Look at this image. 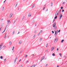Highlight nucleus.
<instances>
[{
	"mask_svg": "<svg viewBox=\"0 0 67 67\" xmlns=\"http://www.w3.org/2000/svg\"><path fill=\"white\" fill-rule=\"evenodd\" d=\"M52 32L53 34H54V32L53 31H52Z\"/></svg>",
	"mask_w": 67,
	"mask_h": 67,
	"instance_id": "nucleus-39",
	"label": "nucleus"
},
{
	"mask_svg": "<svg viewBox=\"0 0 67 67\" xmlns=\"http://www.w3.org/2000/svg\"><path fill=\"white\" fill-rule=\"evenodd\" d=\"M19 43L20 44H21V43H22V41H20L19 42Z\"/></svg>",
	"mask_w": 67,
	"mask_h": 67,
	"instance_id": "nucleus-22",
	"label": "nucleus"
},
{
	"mask_svg": "<svg viewBox=\"0 0 67 67\" xmlns=\"http://www.w3.org/2000/svg\"><path fill=\"white\" fill-rule=\"evenodd\" d=\"M9 22H10V20H8L7 21V23L8 24V25H6V27H5V29L4 31H3V32L2 33H3L4 32H5V30H6V29H7V26L8 25H9Z\"/></svg>",
	"mask_w": 67,
	"mask_h": 67,
	"instance_id": "nucleus-1",
	"label": "nucleus"
},
{
	"mask_svg": "<svg viewBox=\"0 0 67 67\" xmlns=\"http://www.w3.org/2000/svg\"><path fill=\"white\" fill-rule=\"evenodd\" d=\"M54 21H55V20L54 19L53 21V23H54Z\"/></svg>",
	"mask_w": 67,
	"mask_h": 67,
	"instance_id": "nucleus-52",
	"label": "nucleus"
},
{
	"mask_svg": "<svg viewBox=\"0 0 67 67\" xmlns=\"http://www.w3.org/2000/svg\"><path fill=\"white\" fill-rule=\"evenodd\" d=\"M17 5H18V3H17L15 5V7H16V6H17Z\"/></svg>",
	"mask_w": 67,
	"mask_h": 67,
	"instance_id": "nucleus-28",
	"label": "nucleus"
},
{
	"mask_svg": "<svg viewBox=\"0 0 67 67\" xmlns=\"http://www.w3.org/2000/svg\"><path fill=\"white\" fill-rule=\"evenodd\" d=\"M59 55H60V56H61V57H62V54L61 53H59Z\"/></svg>",
	"mask_w": 67,
	"mask_h": 67,
	"instance_id": "nucleus-29",
	"label": "nucleus"
},
{
	"mask_svg": "<svg viewBox=\"0 0 67 67\" xmlns=\"http://www.w3.org/2000/svg\"><path fill=\"white\" fill-rule=\"evenodd\" d=\"M28 16L29 17L31 16V14L30 13H29Z\"/></svg>",
	"mask_w": 67,
	"mask_h": 67,
	"instance_id": "nucleus-9",
	"label": "nucleus"
},
{
	"mask_svg": "<svg viewBox=\"0 0 67 67\" xmlns=\"http://www.w3.org/2000/svg\"><path fill=\"white\" fill-rule=\"evenodd\" d=\"M51 6H53V3H51Z\"/></svg>",
	"mask_w": 67,
	"mask_h": 67,
	"instance_id": "nucleus-38",
	"label": "nucleus"
},
{
	"mask_svg": "<svg viewBox=\"0 0 67 67\" xmlns=\"http://www.w3.org/2000/svg\"><path fill=\"white\" fill-rule=\"evenodd\" d=\"M21 67H23V65H22L21 66Z\"/></svg>",
	"mask_w": 67,
	"mask_h": 67,
	"instance_id": "nucleus-46",
	"label": "nucleus"
},
{
	"mask_svg": "<svg viewBox=\"0 0 67 67\" xmlns=\"http://www.w3.org/2000/svg\"><path fill=\"white\" fill-rule=\"evenodd\" d=\"M58 40V39L57 38H56L55 39V40L54 41V42L56 43L57 41Z\"/></svg>",
	"mask_w": 67,
	"mask_h": 67,
	"instance_id": "nucleus-3",
	"label": "nucleus"
},
{
	"mask_svg": "<svg viewBox=\"0 0 67 67\" xmlns=\"http://www.w3.org/2000/svg\"><path fill=\"white\" fill-rule=\"evenodd\" d=\"M47 65H48V64H46L45 66L46 67V66H47Z\"/></svg>",
	"mask_w": 67,
	"mask_h": 67,
	"instance_id": "nucleus-40",
	"label": "nucleus"
},
{
	"mask_svg": "<svg viewBox=\"0 0 67 67\" xmlns=\"http://www.w3.org/2000/svg\"><path fill=\"white\" fill-rule=\"evenodd\" d=\"M27 57V55H26L25 56V57L26 58V57Z\"/></svg>",
	"mask_w": 67,
	"mask_h": 67,
	"instance_id": "nucleus-33",
	"label": "nucleus"
},
{
	"mask_svg": "<svg viewBox=\"0 0 67 67\" xmlns=\"http://www.w3.org/2000/svg\"><path fill=\"white\" fill-rule=\"evenodd\" d=\"M42 59H41V60L40 61V62H42Z\"/></svg>",
	"mask_w": 67,
	"mask_h": 67,
	"instance_id": "nucleus-60",
	"label": "nucleus"
},
{
	"mask_svg": "<svg viewBox=\"0 0 67 67\" xmlns=\"http://www.w3.org/2000/svg\"><path fill=\"white\" fill-rule=\"evenodd\" d=\"M13 49H14V47H13Z\"/></svg>",
	"mask_w": 67,
	"mask_h": 67,
	"instance_id": "nucleus-59",
	"label": "nucleus"
},
{
	"mask_svg": "<svg viewBox=\"0 0 67 67\" xmlns=\"http://www.w3.org/2000/svg\"><path fill=\"white\" fill-rule=\"evenodd\" d=\"M2 46H3V45L2 44L0 45V50H1L2 49V48H1V47H2Z\"/></svg>",
	"mask_w": 67,
	"mask_h": 67,
	"instance_id": "nucleus-10",
	"label": "nucleus"
},
{
	"mask_svg": "<svg viewBox=\"0 0 67 67\" xmlns=\"http://www.w3.org/2000/svg\"><path fill=\"white\" fill-rule=\"evenodd\" d=\"M52 55L53 56H55V54L54 53H53L52 54Z\"/></svg>",
	"mask_w": 67,
	"mask_h": 67,
	"instance_id": "nucleus-26",
	"label": "nucleus"
},
{
	"mask_svg": "<svg viewBox=\"0 0 67 67\" xmlns=\"http://www.w3.org/2000/svg\"><path fill=\"white\" fill-rule=\"evenodd\" d=\"M14 33H15V31H14L13 33V34H14Z\"/></svg>",
	"mask_w": 67,
	"mask_h": 67,
	"instance_id": "nucleus-32",
	"label": "nucleus"
},
{
	"mask_svg": "<svg viewBox=\"0 0 67 67\" xmlns=\"http://www.w3.org/2000/svg\"><path fill=\"white\" fill-rule=\"evenodd\" d=\"M25 18V16H23L22 18V20H24V19Z\"/></svg>",
	"mask_w": 67,
	"mask_h": 67,
	"instance_id": "nucleus-15",
	"label": "nucleus"
},
{
	"mask_svg": "<svg viewBox=\"0 0 67 67\" xmlns=\"http://www.w3.org/2000/svg\"><path fill=\"white\" fill-rule=\"evenodd\" d=\"M13 15V13H11L10 14V15L9 16V18H11V17H12V16Z\"/></svg>",
	"mask_w": 67,
	"mask_h": 67,
	"instance_id": "nucleus-5",
	"label": "nucleus"
},
{
	"mask_svg": "<svg viewBox=\"0 0 67 67\" xmlns=\"http://www.w3.org/2000/svg\"><path fill=\"white\" fill-rule=\"evenodd\" d=\"M46 52H48V49H47L46 51Z\"/></svg>",
	"mask_w": 67,
	"mask_h": 67,
	"instance_id": "nucleus-41",
	"label": "nucleus"
},
{
	"mask_svg": "<svg viewBox=\"0 0 67 67\" xmlns=\"http://www.w3.org/2000/svg\"><path fill=\"white\" fill-rule=\"evenodd\" d=\"M32 67H35V65H33L31 66Z\"/></svg>",
	"mask_w": 67,
	"mask_h": 67,
	"instance_id": "nucleus-16",
	"label": "nucleus"
},
{
	"mask_svg": "<svg viewBox=\"0 0 67 67\" xmlns=\"http://www.w3.org/2000/svg\"><path fill=\"white\" fill-rule=\"evenodd\" d=\"M56 23H54L53 25V27H54L56 25Z\"/></svg>",
	"mask_w": 67,
	"mask_h": 67,
	"instance_id": "nucleus-8",
	"label": "nucleus"
},
{
	"mask_svg": "<svg viewBox=\"0 0 67 67\" xmlns=\"http://www.w3.org/2000/svg\"><path fill=\"white\" fill-rule=\"evenodd\" d=\"M59 16H60V18H59V19H62V17L63 16V15H62V14H61L59 15Z\"/></svg>",
	"mask_w": 67,
	"mask_h": 67,
	"instance_id": "nucleus-2",
	"label": "nucleus"
},
{
	"mask_svg": "<svg viewBox=\"0 0 67 67\" xmlns=\"http://www.w3.org/2000/svg\"><path fill=\"white\" fill-rule=\"evenodd\" d=\"M17 59H18V58L16 57L14 60V63H15V62H16V60Z\"/></svg>",
	"mask_w": 67,
	"mask_h": 67,
	"instance_id": "nucleus-7",
	"label": "nucleus"
},
{
	"mask_svg": "<svg viewBox=\"0 0 67 67\" xmlns=\"http://www.w3.org/2000/svg\"><path fill=\"white\" fill-rule=\"evenodd\" d=\"M36 24H35V26H36Z\"/></svg>",
	"mask_w": 67,
	"mask_h": 67,
	"instance_id": "nucleus-56",
	"label": "nucleus"
},
{
	"mask_svg": "<svg viewBox=\"0 0 67 67\" xmlns=\"http://www.w3.org/2000/svg\"><path fill=\"white\" fill-rule=\"evenodd\" d=\"M64 10H63L62 11V12H64Z\"/></svg>",
	"mask_w": 67,
	"mask_h": 67,
	"instance_id": "nucleus-49",
	"label": "nucleus"
},
{
	"mask_svg": "<svg viewBox=\"0 0 67 67\" xmlns=\"http://www.w3.org/2000/svg\"><path fill=\"white\" fill-rule=\"evenodd\" d=\"M64 40H62V41H61V42L62 43H63V42H64Z\"/></svg>",
	"mask_w": 67,
	"mask_h": 67,
	"instance_id": "nucleus-18",
	"label": "nucleus"
},
{
	"mask_svg": "<svg viewBox=\"0 0 67 67\" xmlns=\"http://www.w3.org/2000/svg\"><path fill=\"white\" fill-rule=\"evenodd\" d=\"M59 15V14L58 13H57V11L55 13V16H57Z\"/></svg>",
	"mask_w": 67,
	"mask_h": 67,
	"instance_id": "nucleus-4",
	"label": "nucleus"
},
{
	"mask_svg": "<svg viewBox=\"0 0 67 67\" xmlns=\"http://www.w3.org/2000/svg\"><path fill=\"white\" fill-rule=\"evenodd\" d=\"M54 27L55 29L56 30V29H57V27H56V26H55Z\"/></svg>",
	"mask_w": 67,
	"mask_h": 67,
	"instance_id": "nucleus-21",
	"label": "nucleus"
},
{
	"mask_svg": "<svg viewBox=\"0 0 67 67\" xmlns=\"http://www.w3.org/2000/svg\"><path fill=\"white\" fill-rule=\"evenodd\" d=\"M60 12H61V9H60L59 12V13H60Z\"/></svg>",
	"mask_w": 67,
	"mask_h": 67,
	"instance_id": "nucleus-31",
	"label": "nucleus"
},
{
	"mask_svg": "<svg viewBox=\"0 0 67 67\" xmlns=\"http://www.w3.org/2000/svg\"><path fill=\"white\" fill-rule=\"evenodd\" d=\"M35 22V20H34L32 22V23H34Z\"/></svg>",
	"mask_w": 67,
	"mask_h": 67,
	"instance_id": "nucleus-14",
	"label": "nucleus"
},
{
	"mask_svg": "<svg viewBox=\"0 0 67 67\" xmlns=\"http://www.w3.org/2000/svg\"><path fill=\"white\" fill-rule=\"evenodd\" d=\"M29 63V61H27L26 62V63Z\"/></svg>",
	"mask_w": 67,
	"mask_h": 67,
	"instance_id": "nucleus-47",
	"label": "nucleus"
},
{
	"mask_svg": "<svg viewBox=\"0 0 67 67\" xmlns=\"http://www.w3.org/2000/svg\"><path fill=\"white\" fill-rule=\"evenodd\" d=\"M12 51H13V50H14V49L13 48L12 49Z\"/></svg>",
	"mask_w": 67,
	"mask_h": 67,
	"instance_id": "nucleus-61",
	"label": "nucleus"
},
{
	"mask_svg": "<svg viewBox=\"0 0 67 67\" xmlns=\"http://www.w3.org/2000/svg\"><path fill=\"white\" fill-rule=\"evenodd\" d=\"M40 41H42V38H41L40 39Z\"/></svg>",
	"mask_w": 67,
	"mask_h": 67,
	"instance_id": "nucleus-23",
	"label": "nucleus"
},
{
	"mask_svg": "<svg viewBox=\"0 0 67 67\" xmlns=\"http://www.w3.org/2000/svg\"><path fill=\"white\" fill-rule=\"evenodd\" d=\"M3 26V24H2V25H1V26Z\"/></svg>",
	"mask_w": 67,
	"mask_h": 67,
	"instance_id": "nucleus-48",
	"label": "nucleus"
},
{
	"mask_svg": "<svg viewBox=\"0 0 67 67\" xmlns=\"http://www.w3.org/2000/svg\"><path fill=\"white\" fill-rule=\"evenodd\" d=\"M6 36H7V34H5V35L4 36V38H5V37H6Z\"/></svg>",
	"mask_w": 67,
	"mask_h": 67,
	"instance_id": "nucleus-27",
	"label": "nucleus"
},
{
	"mask_svg": "<svg viewBox=\"0 0 67 67\" xmlns=\"http://www.w3.org/2000/svg\"><path fill=\"white\" fill-rule=\"evenodd\" d=\"M55 16L54 18L55 19H57V16Z\"/></svg>",
	"mask_w": 67,
	"mask_h": 67,
	"instance_id": "nucleus-25",
	"label": "nucleus"
},
{
	"mask_svg": "<svg viewBox=\"0 0 67 67\" xmlns=\"http://www.w3.org/2000/svg\"><path fill=\"white\" fill-rule=\"evenodd\" d=\"M63 7H61V9H63Z\"/></svg>",
	"mask_w": 67,
	"mask_h": 67,
	"instance_id": "nucleus-43",
	"label": "nucleus"
},
{
	"mask_svg": "<svg viewBox=\"0 0 67 67\" xmlns=\"http://www.w3.org/2000/svg\"><path fill=\"white\" fill-rule=\"evenodd\" d=\"M45 58V57H43L41 59H42V60H43V59H44Z\"/></svg>",
	"mask_w": 67,
	"mask_h": 67,
	"instance_id": "nucleus-20",
	"label": "nucleus"
},
{
	"mask_svg": "<svg viewBox=\"0 0 67 67\" xmlns=\"http://www.w3.org/2000/svg\"><path fill=\"white\" fill-rule=\"evenodd\" d=\"M41 34V32H40L39 33V34H38V35H39V34Z\"/></svg>",
	"mask_w": 67,
	"mask_h": 67,
	"instance_id": "nucleus-51",
	"label": "nucleus"
},
{
	"mask_svg": "<svg viewBox=\"0 0 67 67\" xmlns=\"http://www.w3.org/2000/svg\"><path fill=\"white\" fill-rule=\"evenodd\" d=\"M5 1L4 2V3H5Z\"/></svg>",
	"mask_w": 67,
	"mask_h": 67,
	"instance_id": "nucleus-58",
	"label": "nucleus"
},
{
	"mask_svg": "<svg viewBox=\"0 0 67 67\" xmlns=\"http://www.w3.org/2000/svg\"><path fill=\"white\" fill-rule=\"evenodd\" d=\"M4 61H6V59H4Z\"/></svg>",
	"mask_w": 67,
	"mask_h": 67,
	"instance_id": "nucleus-55",
	"label": "nucleus"
},
{
	"mask_svg": "<svg viewBox=\"0 0 67 67\" xmlns=\"http://www.w3.org/2000/svg\"><path fill=\"white\" fill-rule=\"evenodd\" d=\"M60 30H59L58 31V32L59 33V32H60Z\"/></svg>",
	"mask_w": 67,
	"mask_h": 67,
	"instance_id": "nucleus-42",
	"label": "nucleus"
},
{
	"mask_svg": "<svg viewBox=\"0 0 67 67\" xmlns=\"http://www.w3.org/2000/svg\"><path fill=\"white\" fill-rule=\"evenodd\" d=\"M54 48L53 47H52L51 48V51H53L54 49Z\"/></svg>",
	"mask_w": 67,
	"mask_h": 67,
	"instance_id": "nucleus-6",
	"label": "nucleus"
},
{
	"mask_svg": "<svg viewBox=\"0 0 67 67\" xmlns=\"http://www.w3.org/2000/svg\"><path fill=\"white\" fill-rule=\"evenodd\" d=\"M40 32L41 33H42L43 32V31L42 30H41Z\"/></svg>",
	"mask_w": 67,
	"mask_h": 67,
	"instance_id": "nucleus-30",
	"label": "nucleus"
},
{
	"mask_svg": "<svg viewBox=\"0 0 67 67\" xmlns=\"http://www.w3.org/2000/svg\"><path fill=\"white\" fill-rule=\"evenodd\" d=\"M0 58L1 59H3V57L1 56L0 57Z\"/></svg>",
	"mask_w": 67,
	"mask_h": 67,
	"instance_id": "nucleus-17",
	"label": "nucleus"
},
{
	"mask_svg": "<svg viewBox=\"0 0 67 67\" xmlns=\"http://www.w3.org/2000/svg\"><path fill=\"white\" fill-rule=\"evenodd\" d=\"M48 11V9H47L46 11Z\"/></svg>",
	"mask_w": 67,
	"mask_h": 67,
	"instance_id": "nucleus-64",
	"label": "nucleus"
},
{
	"mask_svg": "<svg viewBox=\"0 0 67 67\" xmlns=\"http://www.w3.org/2000/svg\"><path fill=\"white\" fill-rule=\"evenodd\" d=\"M35 7V4H33L32 5V8H34V7Z\"/></svg>",
	"mask_w": 67,
	"mask_h": 67,
	"instance_id": "nucleus-11",
	"label": "nucleus"
},
{
	"mask_svg": "<svg viewBox=\"0 0 67 67\" xmlns=\"http://www.w3.org/2000/svg\"><path fill=\"white\" fill-rule=\"evenodd\" d=\"M1 30V28H0V30Z\"/></svg>",
	"mask_w": 67,
	"mask_h": 67,
	"instance_id": "nucleus-63",
	"label": "nucleus"
},
{
	"mask_svg": "<svg viewBox=\"0 0 67 67\" xmlns=\"http://www.w3.org/2000/svg\"><path fill=\"white\" fill-rule=\"evenodd\" d=\"M20 34V32L19 31L18 33L17 34Z\"/></svg>",
	"mask_w": 67,
	"mask_h": 67,
	"instance_id": "nucleus-45",
	"label": "nucleus"
},
{
	"mask_svg": "<svg viewBox=\"0 0 67 67\" xmlns=\"http://www.w3.org/2000/svg\"><path fill=\"white\" fill-rule=\"evenodd\" d=\"M57 35V33L56 32H55V35Z\"/></svg>",
	"mask_w": 67,
	"mask_h": 67,
	"instance_id": "nucleus-37",
	"label": "nucleus"
},
{
	"mask_svg": "<svg viewBox=\"0 0 67 67\" xmlns=\"http://www.w3.org/2000/svg\"><path fill=\"white\" fill-rule=\"evenodd\" d=\"M5 47H6V46H3L2 47V48H5Z\"/></svg>",
	"mask_w": 67,
	"mask_h": 67,
	"instance_id": "nucleus-24",
	"label": "nucleus"
},
{
	"mask_svg": "<svg viewBox=\"0 0 67 67\" xmlns=\"http://www.w3.org/2000/svg\"><path fill=\"white\" fill-rule=\"evenodd\" d=\"M57 67H59V65H57Z\"/></svg>",
	"mask_w": 67,
	"mask_h": 67,
	"instance_id": "nucleus-57",
	"label": "nucleus"
},
{
	"mask_svg": "<svg viewBox=\"0 0 67 67\" xmlns=\"http://www.w3.org/2000/svg\"><path fill=\"white\" fill-rule=\"evenodd\" d=\"M9 38V36H8V38Z\"/></svg>",
	"mask_w": 67,
	"mask_h": 67,
	"instance_id": "nucleus-53",
	"label": "nucleus"
},
{
	"mask_svg": "<svg viewBox=\"0 0 67 67\" xmlns=\"http://www.w3.org/2000/svg\"><path fill=\"white\" fill-rule=\"evenodd\" d=\"M45 7H44L43 9V10H44V9H45Z\"/></svg>",
	"mask_w": 67,
	"mask_h": 67,
	"instance_id": "nucleus-44",
	"label": "nucleus"
},
{
	"mask_svg": "<svg viewBox=\"0 0 67 67\" xmlns=\"http://www.w3.org/2000/svg\"><path fill=\"white\" fill-rule=\"evenodd\" d=\"M4 7H3L2 8V10L3 11V10H4Z\"/></svg>",
	"mask_w": 67,
	"mask_h": 67,
	"instance_id": "nucleus-19",
	"label": "nucleus"
},
{
	"mask_svg": "<svg viewBox=\"0 0 67 67\" xmlns=\"http://www.w3.org/2000/svg\"><path fill=\"white\" fill-rule=\"evenodd\" d=\"M21 59H20L19 60V62H20V61H21Z\"/></svg>",
	"mask_w": 67,
	"mask_h": 67,
	"instance_id": "nucleus-50",
	"label": "nucleus"
},
{
	"mask_svg": "<svg viewBox=\"0 0 67 67\" xmlns=\"http://www.w3.org/2000/svg\"><path fill=\"white\" fill-rule=\"evenodd\" d=\"M9 44L10 45H11V44H12V42H11V41L9 42Z\"/></svg>",
	"mask_w": 67,
	"mask_h": 67,
	"instance_id": "nucleus-13",
	"label": "nucleus"
},
{
	"mask_svg": "<svg viewBox=\"0 0 67 67\" xmlns=\"http://www.w3.org/2000/svg\"><path fill=\"white\" fill-rule=\"evenodd\" d=\"M36 36V35H34V36H33V38H35V37Z\"/></svg>",
	"mask_w": 67,
	"mask_h": 67,
	"instance_id": "nucleus-12",
	"label": "nucleus"
},
{
	"mask_svg": "<svg viewBox=\"0 0 67 67\" xmlns=\"http://www.w3.org/2000/svg\"><path fill=\"white\" fill-rule=\"evenodd\" d=\"M54 32H55V33H56V30H55V31H54Z\"/></svg>",
	"mask_w": 67,
	"mask_h": 67,
	"instance_id": "nucleus-54",
	"label": "nucleus"
},
{
	"mask_svg": "<svg viewBox=\"0 0 67 67\" xmlns=\"http://www.w3.org/2000/svg\"><path fill=\"white\" fill-rule=\"evenodd\" d=\"M64 58H66V57L65 56L64 57Z\"/></svg>",
	"mask_w": 67,
	"mask_h": 67,
	"instance_id": "nucleus-62",
	"label": "nucleus"
},
{
	"mask_svg": "<svg viewBox=\"0 0 67 67\" xmlns=\"http://www.w3.org/2000/svg\"><path fill=\"white\" fill-rule=\"evenodd\" d=\"M48 46V44H47L46 45V47H47V46Z\"/></svg>",
	"mask_w": 67,
	"mask_h": 67,
	"instance_id": "nucleus-34",
	"label": "nucleus"
},
{
	"mask_svg": "<svg viewBox=\"0 0 67 67\" xmlns=\"http://www.w3.org/2000/svg\"><path fill=\"white\" fill-rule=\"evenodd\" d=\"M65 3V2H64L63 3V4H64Z\"/></svg>",
	"mask_w": 67,
	"mask_h": 67,
	"instance_id": "nucleus-35",
	"label": "nucleus"
},
{
	"mask_svg": "<svg viewBox=\"0 0 67 67\" xmlns=\"http://www.w3.org/2000/svg\"><path fill=\"white\" fill-rule=\"evenodd\" d=\"M59 49H58V48H57V51H58Z\"/></svg>",
	"mask_w": 67,
	"mask_h": 67,
	"instance_id": "nucleus-36",
	"label": "nucleus"
}]
</instances>
